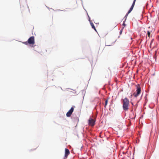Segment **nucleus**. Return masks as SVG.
Listing matches in <instances>:
<instances>
[{
	"instance_id": "nucleus-1",
	"label": "nucleus",
	"mask_w": 159,
	"mask_h": 159,
	"mask_svg": "<svg viewBox=\"0 0 159 159\" xmlns=\"http://www.w3.org/2000/svg\"><path fill=\"white\" fill-rule=\"evenodd\" d=\"M123 109L125 111H127L129 109V100L127 98L122 99Z\"/></svg>"
},
{
	"instance_id": "nucleus-2",
	"label": "nucleus",
	"mask_w": 159,
	"mask_h": 159,
	"mask_svg": "<svg viewBox=\"0 0 159 159\" xmlns=\"http://www.w3.org/2000/svg\"><path fill=\"white\" fill-rule=\"evenodd\" d=\"M137 89L136 92L133 94L134 97H136L138 96L141 92V89L139 84L136 85Z\"/></svg>"
},
{
	"instance_id": "nucleus-3",
	"label": "nucleus",
	"mask_w": 159,
	"mask_h": 159,
	"mask_svg": "<svg viewBox=\"0 0 159 159\" xmlns=\"http://www.w3.org/2000/svg\"><path fill=\"white\" fill-rule=\"evenodd\" d=\"M136 0H134L133 2L132 3V6H131L129 10L128 13L126 14V15L125 16V20L126 19V18L128 16V14L130 13V12L131 11L133 10V8L134 7V6L135 2H136Z\"/></svg>"
},
{
	"instance_id": "nucleus-4",
	"label": "nucleus",
	"mask_w": 159,
	"mask_h": 159,
	"mask_svg": "<svg viewBox=\"0 0 159 159\" xmlns=\"http://www.w3.org/2000/svg\"><path fill=\"white\" fill-rule=\"evenodd\" d=\"M29 44L33 45L34 44V38L33 36L30 37L28 40Z\"/></svg>"
},
{
	"instance_id": "nucleus-5",
	"label": "nucleus",
	"mask_w": 159,
	"mask_h": 159,
	"mask_svg": "<svg viewBox=\"0 0 159 159\" xmlns=\"http://www.w3.org/2000/svg\"><path fill=\"white\" fill-rule=\"evenodd\" d=\"M74 110V108L73 107H71V109L66 114V116L68 117H70L71 114H72Z\"/></svg>"
},
{
	"instance_id": "nucleus-6",
	"label": "nucleus",
	"mask_w": 159,
	"mask_h": 159,
	"mask_svg": "<svg viewBox=\"0 0 159 159\" xmlns=\"http://www.w3.org/2000/svg\"><path fill=\"white\" fill-rule=\"evenodd\" d=\"M95 121L94 120L92 119L91 118H90L89 120V125L91 126H93L95 125Z\"/></svg>"
},
{
	"instance_id": "nucleus-7",
	"label": "nucleus",
	"mask_w": 159,
	"mask_h": 159,
	"mask_svg": "<svg viewBox=\"0 0 159 159\" xmlns=\"http://www.w3.org/2000/svg\"><path fill=\"white\" fill-rule=\"evenodd\" d=\"M70 154V151L67 148H65V157L66 158H67L68 156Z\"/></svg>"
},
{
	"instance_id": "nucleus-8",
	"label": "nucleus",
	"mask_w": 159,
	"mask_h": 159,
	"mask_svg": "<svg viewBox=\"0 0 159 159\" xmlns=\"http://www.w3.org/2000/svg\"><path fill=\"white\" fill-rule=\"evenodd\" d=\"M90 25H91L92 28L93 29L95 30V31H96V28H95V26H94V25L93 24L92 22H90Z\"/></svg>"
},
{
	"instance_id": "nucleus-9",
	"label": "nucleus",
	"mask_w": 159,
	"mask_h": 159,
	"mask_svg": "<svg viewBox=\"0 0 159 159\" xmlns=\"http://www.w3.org/2000/svg\"><path fill=\"white\" fill-rule=\"evenodd\" d=\"M22 43L23 44H25L26 45H27L28 44H29V43L28 42V41H27L23 42Z\"/></svg>"
},
{
	"instance_id": "nucleus-10",
	"label": "nucleus",
	"mask_w": 159,
	"mask_h": 159,
	"mask_svg": "<svg viewBox=\"0 0 159 159\" xmlns=\"http://www.w3.org/2000/svg\"><path fill=\"white\" fill-rule=\"evenodd\" d=\"M147 34L148 37H150V32H149V31H148Z\"/></svg>"
},
{
	"instance_id": "nucleus-11",
	"label": "nucleus",
	"mask_w": 159,
	"mask_h": 159,
	"mask_svg": "<svg viewBox=\"0 0 159 159\" xmlns=\"http://www.w3.org/2000/svg\"><path fill=\"white\" fill-rule=\"evenodd\" d=\"M108 99L106 100L105 101V106H107V103H108Z\"/></svg>"
},
{
	"instance_id": "nucleus-12",
	"label": "nucleus",
	"mask_w": 159,
	"mask_h": 159,
	"mask_svg": "<svg viewBox=\"0 0 159 159\" xmlns=\"http://www.w3.org/2000/svg\"><path fill=\"white\" fill-rule=\"evenodd\" d=\"M122 32V31L121 30L120 31V33L121 34Z\"/></svg>"
},
{
	"instance_id": "nucleus-13",
	"label": "nucleus",
	"mask_w": 159,
	"mask_h": 159,
	"mask_svg": "<svg viewBox=\"0 0 159 159\" xmlns=\"http://www.w3.org/2000/svg\"><path fill=\"white\" fill-rule=\"evenodd\" d=\"M123 25H124V26H125V24L124 23L123 24Z\"/></svg>"
}]
</instances>
